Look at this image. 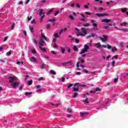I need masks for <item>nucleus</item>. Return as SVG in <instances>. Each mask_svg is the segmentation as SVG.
<instances>
[{
  "instance_id": "nucleus-1",
  "label": "nucleus",
  "mask_w": 128,
  "mask_h": 128,
  "mask_svg": "<svg viewBox=\"0 0 128 128\" xmlns=\"http://www.w3.org/2000/svg\"><path fill=\"white\" fill-rule=\"evenodd\" d=\"M80 30L82 33L78 32L76 34L77 36H86L88 34L86 32V28H81Z\"/></svg>"
},
{
  "instance_id": "nucleus-2",
  "label": "nucleus",
  "mask_w": 128,
  "mask_h": 128,
  "mask_svg": "<svg viewBox=\"0 0 128 128\" xmlns=\"http://www.w3.org/2000/svg\"><path fill=\"white\" fill-rule=\"evenodd\" d=\"M72 64H74L72 63V60H70L67 62L62 63V66H65L66 68H68L69 66H72Z\"/></svg>"
},
{
  "instance_id": "nucleus-3",
  "label": "nucleus",
  "mask_w": 128,
  "mask_h": 128,
  "mask_svg": "<svg viewBox=\"0 0 128 128\" xmlns=\"http://www.w3.org/2000/svg\"><path fill=\"white\" fill-rule=\"evenodd\" d=\"M88 48H90L86 44H85L84 46V48H83L82 49V51L79 53V54H83L86 52H88Z\"/></svg>"
},
{
  "instance_id": "nucleus-4",
  "label": "nucleus",
  "mask_w": 128,
  "mask_h": 128,
  "mask_svg": "<svg viewBox=\"0 0 128 128\" xmlns=\"http://www.w3.org/2000/svg\"><path fill=\"white\" fill-rule=\"evenodd\" d=\"M99 40H101L102 42H106V40H108V36H100L98 37Z\"/></svg>"
},
{
  "instance_id": "nucleus-5",
  "label": "nucleus",
  "mask_w": 128,
  "mask_h": 128,
  "mask_svg": "<svg viewBox=\"0 0 128 128\" xmlns=\"http://www.w3.org/2000/svg\"><path fill=\"white\" fill-rule=\"evenodd\" d=\"M8 78L9 80L10 83H12V82H14V80H18V78H16V76H8Z\"/></svg>"
},
{
  "instance_id": "nucleus-6",
  "label": "nucleus",
  "mask_w": 128,
  "mask_h": 128,
  "mask_svg": "<svg viewBox=\"0 0 128 128\" xmlns=\"http://www.w3.org/2000/svg\"><path fill=\"white\" fill-rule=\"evenodd\" d=\"M42 12H44V10L42 9L40 10V12L39 14V16H42L41 18V20H42V19L44 17V13Z\"/></svg>"
},
{
  "instance_id": "nucleus-7",
  "label": "nucleus",
  "mask_w": 128,
  "mask_h": 128,
  "mask_svg": "<svg viewBox=\"0 0 128 128\" xmlns=\"http://www.w3.org/2000/svg\"><path fill=\"white\" fill-rule=\"evenodd\" d=\"M18 84H20V82H14V83L11 84V86L13 87V88H18Z\"/></svg>"
},
{
  "instance_id": "nucleus-8",
  "label": "nucleus",
  "mask_w": 128,
  "mask_h": 128,
  "mask_svg": "<svg viewBox=\"0 0 128 128\" xmlns=\"http://www.w3.org/2000/svg\"><path fill=\"white\" fill-rule=\"evenodd\" d=\"M96 16H99V18H101L102 16H108V14H96Z\"/></svg>"
},
{
  "instance_id": "nucleus-9",
  "label": "nucleus",
  "mask_w": 128,
  "mask_h": 128,
  "mask_svg": "<svg viewBox=\"0 0 128 128\" xmlns=\"http://www.w3.org/2000/svg\"><path fill=\"white\" fill-rule=\"evenodd\" d=\"M96 92H100V89L98 88H96V90H94V91H90V94H96Z\"/></svg>"
},
{
  "instance_id": "nucleus-10",
  "label": "nucleus",
  "mask_w": 128,
  "mask_h": 128,
  "mask_svg": "<svg viewBox=\"0 0 128 128\" xmlns=\"http://www.w3.org/2000/svg\"><path fill=\"white\" fill-rule=\"evenodd\" d=\"M40 46H42L44 44V40H42V37L40 38Z\"/></svg>"
},
{
  "instance_id": "nucleus-11",
  "label": "nucleus",
  "mask_w": 128,
  "mask_h": 128,
  "mask_svg": "<svg viewBox=\"0 0 128 128\" xmlns=\"http://www.w3.org/2000/svg\"><path fill=\"white\" fill-rule=\"evenodd\" d=\"M30 62H37L36 58L35 57H32L30 60Z\"/></svg>"
},
{
  "instance_id": "nucleus-12",
  "label": "nucleus",
  "mask_w": 128,
  "mask_h": 128,
  "mask_svg": "<svg viewBox=\"0 0 128 128\" xmlns=\"http://www.w3.org/2000/svg\"><path fill=\"white\" fill-rule=\"evenodd\" d=\"M102 22H106V24H108V22H110V19H103L102 20Z\"/></svg>"
},
{
  "instance_id": "nucleus-13",
  "label": "nucleus",
  "mask_w": 128,
  "mask_h": 128,
  "mask_svg": "<svg viewBox=\"0 0 128 128\" xmlns=\"http://www.w3.org/2000/svg\"><path fill=\"white\" fill-rule=\"evenodd\" d=\"M112 26V24H106L105 26H104V28H110V26Z\"/></svg>"
},
{
  "instance_id": "nucleus-14",
  "label": "nucleus",
  "mask_w": 128,
  "mask_h": 128,
  "mask_svg": "<svg viewBox=\"0 0 128 128\" xmlns=\"http://www.w3.org/2000/svg\"><path fill=\"white\" fill-rule=\"evenodd\" d=\"M88 114V112H80V115L82 118H84V116H86Z\"/></svg>"
},
{
  "instance_id": "nucleus-15",
  "label": "nucleus",
  "mask_w": 128,
  "mask_h": 128,
  "mask_svg": "<svg viewBox=\"0 0 128 128\" xmlns=\"http://www.w3.org/2000/svg\"><path fill=\"white\" fill-rule=\"evenodd\" d=\"M96 28H98V24L96 23H94L92 27L93 30H98Z\"/></svg>"
},
{
  "instance_id": "nucleus-16",
  "label": "nucleus",
  "mask_w": 128,
  "mask_h": 128,
  "mask_svg": "<svg viewBox=\"0 0 128 128\" xmlns=\"http://www.w3.org/2000/svg\"><path fill=\"white\" fill-rule=\"evenodd\" d=\"M96 46H98L97 48H100V46H102V45L100 44V42H98L95 44Z\"/></svg>"
},
{
  "instance_id": "nucleus-17",
  "label": "nucleus",
  "mask_w": 128,
  "mask_h": 128,
  "mask_svg": "<svg viewBox=\"0 0 128 128\" xmlns=\"http://www.w3.org/2000/svg\"><path fill=\"white\" fill-rule=\"evenodd\" d=\"M120 26H128V22H124L120 24Z\"/></svg>"
},
{
  "instance_id": "nucleus-18",
  "label": "nucleus",
  "mask_w": 128,
  "mask_h": 128,
  "mask_svg": "<svg viewBox=\"0 0 128 128\" xmlns=\"http://www.w3.org/2000/svg\"><path fill=\"white\" fill-rule=\"evenodd\" d=\"M50 74H53L54 76H56V72L53 70H50Z\"/></svg>"
},
{
  "instance_id": "nucleus-19",
  "label": "nucleus",
  "mask_w": 128,
  "mask_h": 128,
  "mask_svg": "<svg viewBox=\"0 0 128 128\" xmlns=\"http://www.w3.org/2000/svg\"><path fill=\"white\" fill-rule=\"evenodd\" d=\"M79 90H80V88L78 87L76 88V87H74L73 88L74 92H78Z\"/></svg>"
},
{
  "instance_id": "nucleus-20",
  "label": "nucleus",
  "mask_w": 128,
  "mask_h": 128,
  "mask_svg": "<svg viewBox=\"0 0 128 128\" xmlns=\"http://www.w3.org/2000/svg\"><path fill=\"white\" fill-rule=\"evenodd\" d=\"M52 12H54V10L51 9L50 11L47 12V15L48 16L49 14H50Z\"/></svg>"
},
{
  "instance_id": "nucleus-21",
  "label": "nucleus",
  "mask_w": 128,
  "mask_h": 128,
  "mask_svg": "<svg viewBox=\"0 0 128 128\" xmlns=\"http://www.w3.org/2000/svg\"><path fill=\"white\" fill-rule=\"evenodd\" d=\"M73 50L74 52H78V47H76V46H74L73 47Z\"/></svg>"
},
{
  "instance_id": "nucleus-22",
  "label": "nucleus",
  "mask_w": 128,
  "mask_h": 128,
  "mask_svg": "<svg viewBox=\"0 0 128 128\" xmlns=\"http://www.w3.org/2000/svg\"><path fill=\"white\" fill-rule=\"evenodd\" d=\"M40 48L41 50H42V52H46V48H42V46H40Z\"/></svg>"
},
{
  "instance_id": "nucleus-23",
  "label": "nucleus",
  "mask_w": 128,
  "mask_h": 128,
  "mask_svg": "<svg viewBox=\"0 0 128 128\" xmlns=\"http://www.w3.org/2000/svg\"><path fill=\"white\" fill-rule=\"evenodd\" d=\"M28 86H32V80H28Z\"/></svg>"
},
{
  "instance_id": "nucleus-24",
  "label": "nucleus",
  "mask_w": 128,
  "mask_h": 128,
  "mask_svg": "<svg viewBox=\"0 0 128 128\" xmlns=\"http://www.w3.org/2000/svg\"><path fill=\"white\" fill-rule=\"evenodd\" d=\"M42 38H44L45 40L48 41V38H46V36L42 34Z\"/></svg>"
},
{
  "instance_id": "nucleus-25",
  "label": "nucleus",
  "mask_w": 128,
  "mask_h": 128,
  "mask_svg": "<svg viewBox=\"0 0 128 128\" xmlns=\"http://www.w3.org/2000/svg\"><path fill=\"white\" fill-rule=\"evenodd\" d=\"M61 50H62L61 52H62V54H64V52H66V50L64 49V48L62 47Z\"/></svg>"
},
{
  "instance_id": "nucleus-26",
  "label": "nucleus",
  "mask_w": 128,
  "mask_h": 128,
  "mask_svg": "<svg viewBox=\"0 0 128 128\" xmlns=\"http://www.w3.org/2000/svg\"><path fill=\"white\" fill-rule=\"evenodd\" d=\"M126 10H128V8H125L122 10V12H126Z\"/></svg>"
},
{
  "instance_id": "nucleus-27",
  "label": "nucleus",
  "mask_w": 128,
  "mask_h": 128,
  "mask_svg": "<svg viewBox=\"0 0 128 128\" xmlns=\"http://www.w3.org/2000/svg\"><path fill=\"white\" fill-rule=\"evenodd\" d=\"M40 85L36 86V90H42V89H40Z\"/></svg>"
},
{
  "instance_id": "nucleus-28",
  "label": "nucleus",
  "mask_w": 128,
  "mask_h": 128,
  "mask_svg": "<svg viewBox=\"0 0 128 128\" xmlns=\"http://www.w3.org/2000/svg\"><path fill=\"white\" fill-rule=\"evenodd\" d=\"M16 64H24V62H22V61H21V62L18 61Z\"/></svg>"
},
{
  "instance_id": "nucleus-29",
  "label": "nucleus",
  "mask_w": 128,
  "mask_h": 128,
  "mask_svg": "<svg viewBox=\"0 0 128 128\" xmlns=\"http://www.w3.org/2000/svg\"><path fill=\"white\" fill-rule=\"evenodd\" d=\"M78 96V93L74 92V94L73 96V98H76V96Z\"/></svg>"
},
{
  "instance_id": "nucleus-30",
  "label": "nucleus",
  "mask_w": 128,
  "mask_h": 128,
  "mask_svg": "<svg viewBox=\"0 0 128 128\" xmlns=\"http://www.w3.org/2000/svg\"><path fill=\"white\" fill-rule=\"evenodd\" d=\"M82 26H83L86 28V26H90V24L86 23V24H83Z\"/></svg>"
},
{
  "instance_id": "nucleus-31",
  "label": "nucleus",
  "mask_w": 128,
  "mask_h": 128,
  "mask_svg": "<svg viewBox=\"0 0 128 128\" xmlns=\"http://www.w3.org/2000/svg\"><path fill=\"white\" fill-rule=\"evenodd\" d=\"M88 98H86L85 100H84V102H86V104H90V102H88Z\"/></svg>"
},
{
  "instance_id": "nucleus-32",
  "label": "nucleus",
  "mask_w": 128,
  "mask_h": 128,
  "mask_svg": "<svg viewBox=\"0 0 128 128\" xmlns=\"http://www.w3.org/2000/svg\"><path fill=\"white\" fill-rule=\"evenodd\" d=\"M74 86V84H70L68 85V88H72V86Z\"/></svg>"
},
{
  "instance_id": "nucleus-33",
  "label": "nucleus",
  "mask_w": 128,
  "mask_h": 128,
  "mask_svg": "<svg viewBox=\"0 0 128 128\" xmlns=\"http://www.w3.org/2000/svg\"><path fill=\"white\" fill-rule=\"evenodd\" d=\"M76 68H78V70H80V62H78L76 64Z\"/></svg>"
},
{
  "instance_id": "nucleus-34",
  "label": "nucleus",
  "mask_w": 128,
  "mask_h": 128,
  "mask_svg": "<svg viewBox=\"0 0 128 128\" xmlns=\"http://www.w3.org/2000/svg\"><path fill=\"white\" fill-rule=\"evenodd\" d=\"M32 54H36V50H34V49H32Z\"/></svg>"
},
{
  "instance_id": "nucleus-35",
  "label": "nucleus",
  "mask_w": 128,
  "mask_h": 128,
  "mask_svg": "<svg viewBox=\"0 0 128 128\" xmlns=\"http://www.w3.org/2000/svg\"><path fill=\"white\" fill-rule=\"evenodd\" d=\"M67 112H72V108H68Z\"/></svg>"
},
{
  "instance_id": "nucleus-36",
  "label": "nucleus",
  "mask_w": 128,
  "mask_h": 128,
  "mask_svg": "<svg viewBox=\"0 0 128 128\" xmlns=\"http://www.w3.org/2000/svg\"><path fill=\"white\" fill-rule=\"evenodd\" d=\"M50 24H47L46 25V28L48 29V30H50Z\"/></svg>"
},
{
  "instance_id": "nucleus-37",
  "label": "nucleus",
  "mask_w": 128,
  "mask_h": 128,
  "mask_svg": "<svg viewBox=\"0 0 128 128\" xmlns=\"http://www.w3.org/2000/svg\"><path fill=\"white\" fill-rule=\"evenodd\" d=\"M30 30L31 32H34V27H30Z\"/></svg>"
},
{
  "instance_id": "nucleus-38",
  "label": "nucleus",
  "mask_w": 128,
  "mask_h": 128,
  "mask_svg": "<svg viewBox=\"0 0 128 128\" xmlns=\"http://www.w3.org/2000/svg\"><path fill=\"white\" fill-rule=\"evenodd\" d=\"M112 52H116V48L114 47L112 48Z\"/></svg>"
},
{
  "instance_id": "nucleus-39",
  "label": "nucleus",
  "mask_w": 128,
  "mask_h": 128,
  "mask_svg": "<svg viewBox=\"0 0 128 128\" xmlns=\"http://www.w3.org/2000/svg\"><path fill=\"white\" fill-rule=\"evenodd\" d=\"M122 32H128V28H125L123 29Z\"/></svg>"
},
{
  "instance_id": "nucleus-40",
  "label": "nucleus",
  "mask_w": 128,
  "mask_h": 128,
  "mask_svg": "<svg viewBox=\"0 0 128 128\" xmlns=\"http://www.w3.org/2000/svg\"><path fill=\"white\" fill-rule=\"evenodd\" d=\"M85 14H86L87 15H88V16H91L92 15V13L91 12H85Z\"/></svg>"
},
{
  "instance_id": "nucleus-41",
  "label": "nucleus",
  "mask_w": 128,
  "mask_h": 128,
  "mask_svg": "<svg viewBox=\"0 0 128 128\" xmlns=\"http://www.w3.org/2000/svg\"><path fill=\"white\" fill-rule=\"evenodd\" d=\"M14 24L13 23L11 26V30H14Z\"/></svg>"
},
{
  "instance_id": "nucleus-42",
  "label": "nucleus",
  "mask_w": 128,
  "mask_h": 128,
  "mask_svg": "<svg viewBox=\"0 0 128 128\" xmlns=\"http://www.w3.org/2000/svg\"><path fill=\"white\" fill-rule=\"evenodd\" d=\"M30 94H32V93L30 92H27L25 94V95L28 96H30Z\"/></svg>"
},
{
  "instance_id": "nucleus-43",
  "label": "nucleus",
  "mask_w": 128,
  "mask_h": 128,
  "mask_svg": "<svg viewBox=\"0 0 128 128\" xmlns=\"http://www.w3.org/2000/svg\"><path fill=\"white\" fill-rule=\"evenodd\" d=\"M54 36L56 38H58V33H56V34H54Z\"/></svg>"
},
{
  "instance_id": "nucleus-44",
  "label": "nucleus",
  "mask_w": 128,
  "mask_h": 128,
  "mask_svg": "<svg viewBox=\"0 0 128 128\" xmlns=\"http://www.w3.org/2000/svg\"><path fill=\"white\" fill-rule=\"evenodd\" d=\"M76 86H80V83H76L74 84V87L76 88Z\"/></svg>"
},
{
  "instance_id": "nucleus-45",
  "label": "nucleus",
  "mask_w": 128,
  "mask_h": 128,
  "mask_svg": "<svg viewBox=\"0 0 128 128\" xmlns=\"http://www.w3.org/2000/svg\"><path fill=\"white\" fill-rule=\"evenodd\" d=\"M51 54H56V52L54 50H52L51 51Z\"/></svg>"
},
{
  "instance_id": "nucleus-46",
  "label": "nucleus",
  "mask_w": 128,
  "mask_h": 128,
  "mask_svg": "<svg viewBox=\"0 0 128 128\" xmlns=\"http://www.w3.org/2000/svg\"><path fill=\"white\" fill-rule=\"evenodd\" d=\"M58 44H54V48H58Z\"/></svg>"
},
{
  "instance_id": "nucleus-47",
  "label": "nucleus",
  "mask_w": 128,
  "mask_h": 128,
  "mask_svg": "<svg viewBox=\"0 0 128 128\" xmlns=\"http://www.w3.org/2000/svg\"><path fill=\"white\" fill-rule=\"evenodd\" d=\"M46 68V64H42L41 66V68Z\"/></svg>"
},
{
  "instance_id": "nucleus-48",
  "label": "nucleus",
  "mask_w": 128,
  "mask_h": 128,
  "mask_svg": "<svg viewBox=\"0 0 128 128\" xmlns=\"http://www.w3.org/2000/svg\"><path fill=\"white\" fill-rule=\"evenodd\" d=\"M75 42L76 44H78V42H80V40H78V39H75Z\"/></svg>"
},
{
  "instance_id": "nucleus-49",
  "label": "nucleus",
  "mask_w": 128,
  "mask_h": 128,
  "mask_svg": "<svg viewBox=\"0 0 128 128\" xmlns=\"http://www.w3.org/2000/svg\"><path fill=\"white\" fill-rule=\"evenodd\" d=\"M49 22H56V20H49Z\"/></svg>"
},
{
  "instance_id": "nucleus-50",
  "label": "nucleus",
  "mask_w": 128,
  "mask_h": 128,
  "mask_svg": "<svg viewBox=\"0 0 128 128\" xmlns=\"http://www.w3.org/2000/svg\"><path fill=\"white\" fill-rule=\"evenodd\" d=\"M114 64H116V62L115 61H112V62L111 63V65L114 66Z\"/></svg>"
},
{
  "instance_id": "nucleus-51",
  "label": "nucleus",
  "mask_w": 128,
  "mask_h": 128,
  "mask_svg": "<svg viewBox=\"0 0 128 128\" xmlns=\"http://www.w3.org/2000/svg\"><path fill=\"white\" fill-rule=\"evenodd\" d=\"M82 71L84 72V74H88V70H83Z\"/></svg>"
},
{
  "instance_id": "nucleus-52",
  "label": "nucleus",
  "mask_w": 128,
  "mask_h": 128,
  "mask_svg": "<svg viewBox=\"0 0 128 128\" xmlns=\"http://www.w3.org/2000/svg\"><path fill=\"white\" fill-rule=\"evenodd\" d=\"M69 18H71V20H74V16H69Z\"/></svg>"
},
{
  "instance_id": "nucleus-53",
  "label": "nucleus",
  "mask_w": 128,
  "mask_h": 128,
  "mask_svg": "<svg viewBox=\"0 0 128 128\" xmlns=\"http://www.w3.org/2000/svg\"><path fill=\"white\" fill-rule=\"evenodd\" d=\"M58 14H60V11H56V12L54 14V16H56Z\"/></svg>"
},
{
  "instance_id": "nucleus-54",
  "label": "nucleus",
  "mask_w": 128,
  "mask_h": 128,
  "mask_svg": "<svg viewBox=\"0 0 128 128\" xmlns=\"http://www.w3.org/2000/svg\"><path fill=\"white\" fill-rule=\"evenodd\" d=\"M76 8H80V6L78 4H76Z\"/></svg>"
},
{
  "instance_id": "nucleus-55",
  "label": "nucleus",
  "mask_w": 128,
  "mask_h": 128,
  "mask_svg": "<svg viewBox=\"0 0 128 128\" xmlns=\"http://www.w3.org/2000/svg\"><path fill=\"white\" fill-rule=\"evenodd\" d=\"M108 48L110 50V48H112V46L110 44H108Z\"/></svg>"
},
{
  "instance_id": "nucleus-56",
  "label": "nucleus",
  "mask_w": 128,
  "mask_h": 128,
  "mask_svg": "<svg viewBox=\"0 0 128 128\" xmlns=\"http://www.w3.org/2000/svg\"><path fill=\"white\" fill-rule=\"evenodd\" d=\"M8 36H6L4 38V42H6V40H8Z\"/></svg>"
},
{
  "instance_id": "nucleus-57",
  "label": "nucleus",
  "mask_w": 128,
  "mask_h": 128,
  "mask_svg": "<svg viewBox=\"0 0 128 128\" xmlns=\"http://www.w3.org/2000/svg\"><path fill=\"white\" fill-rule=\"evenodd\" d=\"M7 54H8V56H10V54H12V52H10V51L8 52H7Z\"/></svg>"
},
{
  "instance_id": "nucleus-58",
  "label": "nucleus",
  "mask_w": 128,
  "mask_h": 128,
  "mask_svg": "<svg viewBox=\"0 0 128 128\" xmlns=\"http://www.w3.org/2000/svg\"><path fill=\"white\" fill-rule=\"evenodd\" d=\"M23 32H24V36H27V34H26V30H24V31H23Z\"/></svg>"
},
{
  "instance_id": "nucleus-59",
  "label": "nucleus",
  "mask_w": 128,
  "mask_h": 128,
  "mask_svg": "<svg viewBox=\"0 0 128 128\" xmlns=\"http://www.w3.org/2000/svg\"><path fill=\"white\" fill-rule=\"evenodd\" d=\"M31 24H36V20H32Z\"/></svg>"
},
{
  "instance_id": "nucleus-60",
  "label": "nucleus",
  "mask_w": 128,
  "mask_h": 128,
  "mask_svg": "<svg viewBox=\"0 0 128 128\" xmlns=\"http://www.w3.org/2000/svg\"><path fill=\"white\" fill-rule=\"evenodd\" d=\"M80 86H82V88H86V84H82V85H80Z\"/></svg>"
},
{
  "instance_id": "nucleus-61",
  "label": "nucleus",
  "mask_w": 128,
  "mask_h": 128,
  "mask_svg": "<svg viewBox=\"0 0 128 128\" xmlns=\"http://www.w3.org/2000/svg\"><path fill=\"white\" fill-rule=\"evenodd\" d=\"M44 80V78L43 77H41V78H39L38 79V80Z\"/></svg>"
},
{
  "instance_id": "nucleus-62",
  "label": "nucleus",
  "mask_w": 128,
  "mask_h": 128,
  "mask_svg": "<svg viewBox=\"0 0 128 128\" xmlns=\"http://www.w3.org/2000/svg\"><path fill=\"white\" fill-rule=\"evenodd\" d=\"M32 16H30V17H28V21H30V20H32Z\"/></svg>"
},
{
  "instance_id": "nucleus-63",
  "label": "nucleus",
  "mask_w": 128,
  "mask_h": 128,
  "mask_svg": "<svg viewBox=\"0 0 128 128\" xmlns=\"http://www.w3.org/2000/svg\"><path fill=\"white\" fill-rule=\"evenodd\" d=\"M56 38H53L52 42H54V44H56Z\"/></svg>"
},
{
  "instance_id": "nucleus-64",
  "label": "nucleus",
  "mask_w": 128,
  "mask_h": 128,
  "mask_svg": "<svg viewBox=\"0 0 128 128\" xmlns=\"http://www.w3.org/2000/svg\"><path fill=\"white\" fill-rule=\"evenodd\" d=\"M64 80H66V78H64V77H62V82H64Z\"/></svg>"
}]
</instances>
